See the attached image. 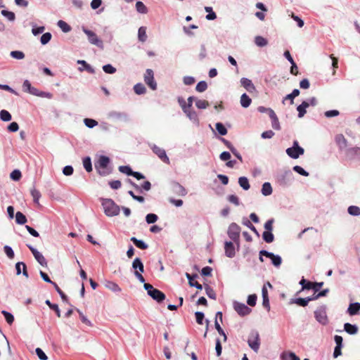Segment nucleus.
<instances>
[{
    "mask_svg": "<svg viewBox=\"0 0 360 360\" xmlns=\"http://www.w3.org/2000/svg\"><path fill=\"white\" fill-rule=\"evenodd\" d=\"M102 206L105 214L108 217L117 216L120 213V207L111 199H103Z\"/></svg>",
    "mask_w": 360,
    "mask_h": 360,
    "instance_id": "f257e3e1",
    "label": "nucleus"
},
{
    "mask_svg": "<svg viewBox=\"0 0 360 360\" xmlns=\"http://www.w3.org/2000/svg\"><path fill=\"white\" fill-rule=\"evenodd\" d=\"M110 163V158L105 155H101L98 160L95 162V167L98 174L101 176L109 174L111 171L108 168Z\"/></svg>",
    "mask_w": 360,
    "mask_h": 360,
    "instance_id": "f03ea898",
    "label": "nucleus"
},
{
    "mask_svg": "<svg viewBox=\"0 0 360 360\" xmlns=\"http://www.w3.org/2000/svg\"><path fill=\"white\" fill-rule=\"evenodd\" d=\"M22 89L25 92H27L32 95L39 96V97H46L51 98V94L50 93H46L44 91H41L37 88L32 86L29 80L26 79L24 81L22 84Z\"/></svg>",
    "mask_w": 360,
    "mask_h": 360,
    "instance_id": "7ed1b4c3",
    "label": "nucleus"
},
{
    "mask_svg": "<svg viewBox=\"0 0 360 360\" xmlns=\"http://www.w3.org/2000/svg\"><path fill=\"white\" fill-rule=\"evenodd\" d=\"M143 287L147 290L148 295L158 302H162L165 299V295L158 289L153 288L151 284L144 283Z\"/></svg>",
    "mask_w": 360,
    "mask_h": 360,
    "instance_id": "20e7f679",
    "label": "nucleus"
},
{
    "mask_svg": "<svg viewBox=\"0 0 360 360\" xmlns=\"http://www.w3.org/2000/svg\"><path fill=\"white\" fill-rule=\"evenodd\" d=\"M304 153V148L300 147L297 141L293 142V146L291 148H288L286 149V153L291 158L297 159L300 157V155H303Z\"/></svg>",
    "mask_w": 360,
    "mask_h": 360,
    "instance_id": "39448f33",
    "label": "nucleus"
},
{
    "mask_svg": "<svg viewBox=\"0 0 360 360\" xmlns=\"http://www.w3.org/2000/svg\"><path fill=\"white\" fill-rule=\"evenodd\" d=\"M240 227L236 223H232L228 229V236L235 243H238L240 239Z\"/></svg>",
    "mask_w": 360,
    "mask_h": 360,
    "instance_id": "423d86ee",
    "label": "nucleus"
},
{
    "mask_svg": "<svg viewBox=\"0 0 360 360\" xmlns=\"http://www.w3.org/2000/svg\"><path fill=\"white\" fill-rule=\"evenodd\" d=\"M248 343L249 347L255 352H257L260 346L259 335L257 332H252L248 337Z\"/></svg>",
    "mask_w": 360,
    "mask_h": 360,
    "instance_id": "0eeeda50",
    "label": "nucleus"
},
{
    "mask_svg": "<svg viewBox=\"0 0 360 360\" xmlns=\"http://www.w3.org/2000/svg\"><path fill=\"white\" fill-rule=\"evenodd\" d=\"M83 31L88 37V39L91 44L96 45L98 47H103L102 40L98 39L97 34L95 32L86 28H83Z\"/></svg>",
    "mask_w": 360,
    "mask_h": 360,
    "instance_id": "6e6552de",
    "label": "nucleus"
},
{
    "mask_svg": "<svg viewBox=\"0 0 360 360\" xmlns=\"http://www.w3.org/2000/svg\"><path fill=\"white\" fill-rule=\"evenodd\" d=\"M146 84L153 90L157 89V84L154 80L153 71L151 69H147L144 75Z\"/></svg>",
    "mask_w": 360,
    "mask_h": 360,
    "instance_id": "1a4fd4ad",
    "label": "nucleus"
},
{
    "mask_svg": "<svg viewBox=\"0 0 360 360\" xmlns=\"http://www.w3.org/2000/svg\"><path fill=\"white\" fill-rule=\"evenodd\" d=\"M151 149H152L153 152L155 154H156L162 162L167 163V164L169 163V159L167 157L166 152L163 148H160L159 146L153 144L151 146Z\"/></svg>",
    "mask_w": 360,
    "mask_h": 360,
    "instance_id": "9d476101",
    "label": "nucleus"
},
{
    "mask_svg": "<svg viewBox=\"0 0 360 360\" xmlns=\"http://www.w3.org/2000/svg\"><path fill=\"white\" fill-rule=\"evenodd\" d=\"M315 318L322 325H326L328 323V317L325 307H320L314 311Z\"/></svg>",
    "mask_w": 360,
    "mask_h": 360,
    "instance_id": "9b49d317",
    "label": "nucleus"
},
{
    "mask_svg": "<svg viewBox=\"0 0 360 360\" xmlns=\"http://www.w3.org/2000/svg\"><path fill=\"white\" fill-rule=\"evenodd\" d=\"M35 259L43 266H47V262L43 255L32 246L27 245Z\"/></svg>",
    "mask_w": 360,
    "mask_h": 360,
    "instance_id": "f8f14e48",
    "label": "nucleus"
},
{
    "mask_svg": "<svg viewBox=\"0 0 360 360\" xmlns=\"http://www.w3.org/2000/svg\"><path fill=\"white\" fill-rule=\"evenodd\" d=\"M234 309L240 316H246L251 312V309L243 303L235 302Z\"/></svg>",
    "mask_w": 360,
    "mask_h": 360,
    "instance_id": "ddd939ff",
    "label": "nucleus"
},
{
    "mask_svg": "<svg viewBox=\"0 0 360 360\" xmlns=\"http://www.w3.org/2000/svg\"><path fill=\"white\" fill-rule=\"evenodd\" d=\"M172 189L174 193L180 196H185L187 194V191L185 188L177 182L172 184Z\"/></svg>",
    "mask_w": 360,
    "mask_h": 360,
    "instance_id": "4468645a",
    "label": "nucleus"
},
{
    "mask_svg": "<svg viewBox=\"0 0 360 360\" xmlns=\"http://www.w3.org/2000/svg\"><path fill=\"white\" fill-rule=\"evenodd\" d=\"M225 255L228 257H233L235 256V248L232 242H226L224 245Z\"/></svg>",
    "mask_w": 360,
    "mask_h": 360,
    "instance_id": "2eb2a0df",
    "label": "nucleus"
},
{
    "mask_svg": "<svg viewBox=\"0 0 360 360\" xmlns=\"http://www.w3.org/2000/svg\"><path fill=\"white\" fill-rule=\"evenodd\" d=\"M262 299H263L262 305L268 311H269L270 310V304H269V300L267 289H266L265 285H264L263 288H262Z\"/></svg>",
    "mask_w": 360,
    "mask_h": 360,
    "instance_id": "dca6fc26",
    "label": "nucleus"
},
{
    "mask_svg": "<svg viewBox=\"0 0 360 360\" xmlns=\"http://www.w3.org/2000/svg\"><path fill=\"white\" fill-rule=\"evenodd\" d=\"M186 276L188 278V283L191 286H195L198 290H202V285L200 284L198 282L193 281L194 278H195L198 276L196 274L191 275L190 274L186 273Z\"/></svg>",
    "mask_w": 360,
    "mask_h": 360,
    "instance_id": "f3484780",
    "label": "nucleus"
},
{
    "mask_svg": "<svg viewBox=\"0 0 360 360\" xmlns=\"http://www.w3.org/2000/svg\"><path fill=\"white\" fill-rule=\"evenodd\" d=\"M240 82L242 86L249 92H252L255 90V87L250 79L247 78H242Z\"/></svg>",
    "mask_w": 360,
    "mask_h": 360,
    "instance_id": "a211bd4d",
    "label": "nucleus"
},
{
    "mask_svg": "<svg viewBox=\"0 0 360 360\" xmlns=\"http://www.w3.org/2000/svg\"><path fill=\"white\" fill-rule=\"evenodd\" d=\"M21 266H22V274L26 278H28V273H27V271L26 264L24 262H20L16 263V264H15L16 274L17 275H20V274L21 270H22Z\"/></svg>",
    "mask_w": 360,
    "mask_h": 360,
    "instance_id": "6ab92c4d",
    "label": "nucleus"
},
{
    "mask_svg": "<svg viewBox=\"0 0 360 360\" xmlns=\"http://www.w3.org/2000/svg\"><path fill=\"white\" fill-rule=\"evenodd\" d=\"M132 267L136 271L143 273L144 271V266L140 258H135L132 262Z\"/></svg>",
    "mask_w": 360,
    "mask_h": 360,
    "instance_id": "aec40b11",
    "label": "nucleus"
},
{
    "mask_svg": "<svg viewBox=\"0 0 360 360\" xmlns=\"http://www.w3.org/2000/svg\"><path fill=\"white\" fill-rule=\"evenodd\" d=\"M309 106V103L307 101H303L300 105L297 106V110L298 111V117H302L306 113V108Z\"/></svg>",
    "mask_w": 360,
    "mask_h": 360,
    "instance_id": "412c9836",
    "label": "nucleus"
},
{
    "mask_svg": "<svg viewBox=\"0 0 360 360\" xmlns=\"http://www.w3.org/2000/svg\"><path fill=\"white\" fill-rule=\"evenodd\" d=\"M335 141L340 149H343L347 147V140L342 134H338L335 136Z\"/></svg>",
    "mask_w": 360,
    "mask_h": 360,
    "instance_id": "4be33fe9",
    "label": "nucleus"
},
{
    "mask_svg": "<svg viewBox=\"0 0 360 360\" xmlns=\"http://www.w3.org/2000/svg\"><path fill=\"white\" fill-rule=\"evenodd\" d=\"M344 330L350 335H354L358 332L357 326L349 323H345Z\"/></svg>",
    "mask_w": 360,
    "mask_h": 360,
    "instance_id": "5701e85b",
    "label": "nucleus"
},
{
    "mask_svg": "<svg viewBox=\"0 0 360 360\" xmlns=\"http://www.w3.org/2000/svg\"><path fill=\"white\" fill-rule=\"evenodd\" d=\"M105 287L113 292H120L121 288L119 287V285L112 281H107L105 283Z\"/></svg>",
    "mask_w": 360,
    "mask_h": 360,
    "instance_id": "b1692460",
    "label": "nucleus"
},
{
    "mask_svg": "<svg viewBox=\"0 0 360 360\" xmlns=\"http://www.w3.org/2000/svg\"><path fill=\"white\" fill-rule=\"evenodd\" d=\"M138 38L139 40L141 42H145L147 40L148 36L146 34V27H141L139 29L138 31Z\"/></svg>",
    "mask_w": 360,
    "mask_h": 360,
    "instance_id": "393cba45",
    "label": "nucleus"
},
{
    "mask_svg": "<svg viewBox=\"0 0 360 360\" xmlns=\"http://www.w3.org/2000/svg\"><path fill=\"white\" fill-rule=\"evenodd\" d=\"M359 309H360V304L356 302V303H352V304H349L347 311L350 315L353 316V315H355L356 314H357V312L359 311Z\"/></svg>",
    "mask_w": 360,
    "mask_h": 360,
    "instance_id": "a878e982",
    "label": "nucleus"
},
{
    "mask_svg": "<svg viewBox=\"0 0 360 360\" xmlns=\"http://www.w3.org/2000/svg\"><path fill=\"white\" fill-rule=\"evenodd\" d=\"M251 98L246 94H243L240 97V104L243 108H248L251 104Z\"/></svg>",
    "mask_w": 360,
    "mask_h": 360,
    "instance_id": "bb28decb",
    "label": "nucleus"
},
{
    "mask_svg": "<svg viewBox=\"0 0 360 360\" xmlns=\"http://www.w3.org/2000/svg\"><path fill=\"white\" fill-rule=\"evenodd\" d=\"M27 218L25 215L21 212H17L15 214V221L18 224H25L27 222Z\"/></svg>",
    "mask_w": 360,
    "mask_h": 360,
    "instance_id": "cd10ccee",
    "label": "nucleus"
},
{
    "mask_svg": "<svg viewBox=\"0 0 360 360\" xmlns=\"http://www.w3.org/2000/svg\"><path fill=\"white\" fill-rule=\"evenodd\" d=\"M131 240L134 243V244L139 248L141 250H146L148 248V245H146L143 240H138L135 237L131 238Z\"/></svg>",
    "mask_w": 360,
    "mask_h": 360,
    "instance_id": "c85d7f7f",
    "label": "nucleus"
},
{
    "mask_svg": "<svg viewBox=\"0 0 360 360\" xmlns=\"http://www.w3.org/2000/svg\"><path fill=\"white\" fill-rule=\"evenodd\" d=\"M262 193L266 196L272 193V187L270 183L266 182L262 185Z\"/></svg>",
    "mask_w": 360,
    "mask_h": 360,
    "instance_id": "c756f323",
    "label": "nucleus"
},
{
    "mask_svg": "<svg viewBox=\"0 0 360 360\" xmlns=\"http://www.w3.org/2000/svg\"><path fill=\"white\" fill-rule=\"evenodd\" d=\"M311 300H314L313 297H308L307 298H297L295 300V303L300 306L305 307L308 304L309 302Z\"/></svg>",
    "mask_w": 360,
    "mask_h": 360,
    "instance_id": "7c9ffc66",
    "label": "nucleus"
},
{
    "mask_svg": "<svg viewBox=\"0 0 360 360\" xmlns=\"http://www.w3.org/2000/svg\"><path fill=\"white\" fill-rule=\"evenodd\" d=\"M347 155L352 158H358L360 159V148L354 147L347 150Z\"/></svg>",
    "mask_w": 360,
    "mask_h": 360,
    "instance_id": "2f4dec72",
    "label": "nucleus"
},
{
    "mask_svg": "<svg viewBox=\"0 0 360 360\" xmlns=\"http://www.w3.org/2000/svg\"><path fill=\"white\" fill-rule=\"evenodd\" d=\"M134 92L138 95L143 94L146 91L145 86L141 83H138L136 85H134Z\"/></svg>",
    "mask_w": 360,
    "mask_h": 360,
    "instance_id": "473e14b6",
    "label": "nucleus"
},
{
    "mask_svg": "<svg viewBox=\"0 0 360 360\" xmlns=\"http://www.w3.org/2000/svg\"><path fill=\"white\" fill-rule=\"evenodd\" d=\"M0 119L4 122H8L11 120L12 116L8 111L6 110H1L0 111Z\"/></svg>",
    "mask_w": 360,
    "mask_h": 360,
    "instance_id": "72a5a7b5",
    "label": "nucleus"
},
{
    "mask_svg": "<svg viewBox=\"0 0 360 360\" xmlns=\"http://www.w3.org/2000/svg\"><path fill=\"white\" fill-rule=\"evenodd\" d=\"M30 193H31V195L33 198V200H34V203H36L37 205H40V204H39V198H41L40 192L35 188H32L31 190Z\"/></svg>",
    "mask_w": 360,
    "mask_h": 360,
    "instance_id": "f704fd0d",
    "label": "nucleus"
},
{
    "mask_svg": "<svg viewBox=\"0 0 360 360\" xmlns=\"http://www.w3.org/2000/svg\"><path fill=\"white\" fill-rule=\"evenodd\" d=\"M262 238L266 243H272L274 240V234L271 231H264L262 233Z\"/></svg>",
    "mask_w": 360,
    "mask_h": 360,
    "instance_id": "c9c22d12",
    "label": "nucleus"
},
{
    "mask_svg": "<svg viewBox=\"0 0 360 360\" xmlns=\"http://www.w3.org/2000/svg\"><path fill=\"white\" fill-rule=\"evenodd\" d=\"M238 184L244 190H248L250 188L248 179L245 176H241L238 179Z\"/></svg>",
    "mask_w": 360,
    "mask_h": 360,
    "instance_id": "e433bc0d",
    "label": "nucleus"
},
{
    "mask_svg": "<svg viewBox=\"0 0 360 360\" xmlns=\"http://www.w3.org/2000/svg\"><path fill=\"white\" fill-rule=\"evenodd\" d=\"M83 166L86 172H90L92 171L91 160L89 157H86L83 159Z\"/></svg>",
    "mask_w": 360,
    "mask_h": 360,
    "instance_id": "4c0bfd02",
    "label": "nucleus"
},
{
    "mask_svg": "<svg viewBox=\"0 0 360 360\" xmlns=\"http://www.w3.org/2000/svg\"><path fill=\"white\" fill-rule=\"evenodd\" d=\"M255 42L257 44V46L259 47H263L267 45L268 41L267 40L261 36H257L255 39Z\"/></svg>",
    "mask_w": 360,
    "mask_h": 360,
    "instance_id": "58836bf2",
    "label": "nucleus"
},
{
    "mask_svg": "<svg viewBox=\"0 0 360 360\" xmlns=\"http://www.w3.org/2000/svg\"><path fill=\"white\" fill-rule=\"evenodd\" d=\"M136 8L140 13L145 14L148 12L146 6L141 1H137L136 4Z\"/></svg>",
    "mask_w": 360,
    "mask_h": 360,
    "instance_id": "ea45409f",
    "label": "nucleus"
},
{
    "mask_svg": "<svg viewBox=\"0 0 360 360\" xmlns=\"http://www.w3.org/2000/svg\"><path fill=\"white\" fill-rule=\"evenodd\" d=\"M300 94L299 89H294L292 92L290 94H288L285 98L284 100H290L291 104L293 103V100L295 97L298 96Z\"/></svg>",
    "mask_w": 360,
    "mask_h": 360,
    "instance_id": "a19ab883",
    "label": "nucleus"
},
{
    "mask_svg": "<svg viewBox=\"0 0 360 360\" xmlns=\"http://www.w3.org/2000/svg\"><path fill=\"white\" fill-rule=\"evenodd\" d=\"M45 303L53 310L56 311V314L58 317H60V311L58 308V304H52L50 300H46Z\"/></svg>",
    "mask_w": 360,
    "mask_h": 360,
    "instance_id": "79ce46f5",
    "label": "nucleus"
},
{
    "mask_svg": "<svg viewBox=\"0 0 360 360\" xmlns=\"http://www.w3.org/2000/svg\"><path fill=\"white\" fill-rule=\"evenodd\" d=\"M58 25L64 32H68L71 30V27L63 20H59Z\"/></svg>",
    "mask_w": 360,
    "mask_h": 360,
    "instance_id": "37998d69",
    "label": "nucleus"
},
{
    "mask_svg": "<svg viewBox=\"0 0 360 360\" xmlns=\"http://www.w3.org/2000/svg\"><path fill=\"white\" fill-rule=\"evenodd\" d=\"M216 129L220 135H226L227 134V129L224 125L221 122H217L215 125Z\"/></svg>",
    "mask_w": 360,
    "mask_h": 360,
    "instance_id": "c03bdc74",
    "label": "nucleus"
},
{
    "mask_svg": "<svg viewBox=\"0 0 360 360\" xmlns=\"http://www.w3.org/2000/svg\"><path fill=\"white\" fill-rule=\"evenodd\" d=\"M348 212L353 216L360 215V208L357 206L352 205L348 207Z\"/></svg>",
    "mask_w": 360,
    "mask_h": 360,
    "instance_id": "a18cd8bd",
    "label": "nucleus"
},
{
    "mask_svg": "<svg viewBox=\"0 0 360 360\" xmlns=\"http://www.w3.org/2000/svg\"><path fill=\"white\" fill-rule=\"evenodd\" d=\"M195 105L199 109H205L209 106V102L206 100H197Z\"/></svg>",
    "mask_w": 360,
    "mask_h": 360,
    "instance_id": "49530a36",
    "label": "nucleus"
},
{
    "mask_svg": "<svg viewBox=\"0 0 360 360\" xmlns=\"http://www.w3.org/2000/svg\"><path fill=\"white\" fill-rule=\"evenodd\" d=\"M207 89V84L205 81H201L198 83L195 89L198 92H204Z\"/></svg>",
    "mask_w": 360,
    "mask_h": 360,
    "instance_id": "de8ad7c7",
    "label": "nucleus"
},
{
    "mask_svg": "<svg viewBox=\"0 0 360 360\" xmlns=\"http://www.w3.org/2000/svg\"><path fill=\"white\" fill-rule=\"evenodd\" d=\"M1 313H2V314L4 316V317H5L7 323H8L9 325H11V324L13 323V321H14V317H13V316L11 313H9V312H8V311H4V310H3V311H1Z\"/></svg>",
    "mask_w": 360,
    "mask_h": 360,
    "instance_id": "09e8293b",
    "label": "nucleus"
},
{
    "mask_svg": "<svg viewBox=\"0 0 360 360\" xmlns=\"http://www.w3.org/2000/svg\"><path fill=\"white\" fill-rule=\"evenodd\" d=\"M51 39V34L50 32H46L41 35L40 41L43 45H45L49 42Z\"/></svg>",
    "mask_w": 360,
    "mask_h": 360,
    "instance_id": "8fccbe9b",
    "label": "nucleus"
},
{
    "mask_svg": "<svg viewBox=\"0 0 360 360\" xmlns=\"http://www.w3.org/2000/svg\"><path fill=\"white\" fill-rule=\"evenodd\" d=\"M52 285L54 286L56 290L60 295L62 300L65 302L68 301L67 295L63 292V290L59 288V286L56 283H52Z\"/></svg>",
    "mask_w": 360,
    "mask_h": 360,
    "instance_id": "3c124183",
    "label": "nucleus"
},
{
    "mask_svg": "<svg viewBox=\"0 0 360 360\" xmlns=\"http://www.w3.org/2000/svg\"><path fill=\"white\" fill-rule=\"evenodd\" d=\"M158 217L155 214H148L146 220L148 224H153L157 221Z\"/></svg>",
    "mask_w": 360,
    "mask_h": 360,
    "instance_id": "603ef678",
    "label": "nucleus"
},
{
    "mask_svg": "<svg viewBox=\"0 0 360 360\" xmlns=\"http://www.w3.org/2000/svg\"><path fill=\"white\" fill-rule=\"evenodd\" d=\"M1 14L4 16H5L6 18H7L11 21H13L15 20V13L11 12V11H6V10H2L1 11Z\"/></svg>",
    "mask_w": 360,
    "mask_h": 360,
    "instance_id": "864d4df0",
    "label": "nucleus"
},
{
    "mask_svg": "<svg viewBox=\"0 0 360 360\" xmlns=\"http://www.w3.org/2000/svg\"><path fill=\"white\" fill-rule=\"evenodd\" d=\"M4 252H5L6 255H7V257L9 259H13L14 258V256H15L14 252H13V249L10 246L5 245L4 248Z\"/></svg>",
    "mask_w": 360,
    "mask_h": 360,
    "instance_id": "5fc2aeb1",
    "label": "nucleus"
},
{
    "mask_svg": "<svg viewBox=\"0 0 360 360\" xmlns=\"http://www.w3.org/2000/svg\"><path fill=\"white\" fill-rule=\"evenodd\" d=\"M77 63L82 64L84 67V69H85L88 72L94 73V70L85 60H79Z\"/></svg>",
    "mask_w": 360,
    "mask_h": 360,
    "instance_id": "6e6d98bb",
    "label": "nucleus"
},
{
    "mask_svg": "<svg viewBox=\"0 0 360 360\" xmlns=\"http://www.w3.org/2000/svg\"><path fill=\"white\" fill-rule=\"evenodd\" d=\"M86 127L93 128L98 124V122L93 119L86 118L84 120Z\"/></svg>",
    "mask_w": 360,
    "mask_h": 360,
    "instance_id": "4d7b16f0",
    "label": "nucleus"
},
{
    "mask_svg": "<svg viewBox=\"0 0 360 360\" xmlns=\"http://www.w3.org/2000/svg\"><path fill=\"white\" fill-rule=\"evenodd\" d=\"M257 297L255 294L250 295L248 297L247 303L251 307H254L256 304Z\"/></svg>",
    "mask_w": 360,
    "mask_h": 360,
    "instance_id": "13d9d810",
    "label": "nucleus"
},
{
    "mask_svg": "<svg viewBox=\"0 0 360 360\" xmlns=\"http://www.w3.org/2000/svg\"><path fill=\"white\" fill-rule=\"evenodd\" d=\"M11 56L16 59H22L25 58V54L23 52L20 51H13L11 52Z\"/></svg>",
    "mask_w": 360,
    "mask_h": 360,
    "instance_id": "bf43d9fd",
    "label": "nucleus"
},
{
    "mask_svg": "<svg viewBox=\"0 0 360 360\" xmlns=\"http://www.w3.org/2000/svg\"><path fill=\"white\" fill-rule=\"evenodd\" d=\"M119 171L129 176L132 174V169L129 166H120Z\"/></svg>",
    "mask_w": 360,
    "mask_h": 360,
    "instance_id": "052dcab7",
    "label": "nucleus"
},
{
    "mask_svg": "<svg viewBox=\"0 0 360 360\" xmlns=\"http://www.w3.org/2000/svg\"><path fill=\"white\" fill-rule=\"evenodd\" d=\"M77 312L79 313L80 319L83 323L89 326H92L91 321L83 314L80 310L77 309Z\"/></svg>",
    "mask_w": 360,
    "mask_h": 360,
    "instance_id": "680f3d73",
    "label": "nucleus"
},
{
    "mask_svg": "<svg viewBox=\"0 0 360 360\" xmlns=\"http://www.w3.org/2000/svg\"><path fill=\"white\" fill-rule=\"evenodd\" d=\"M103 70L105 73L108 74H113L116 72V69L110 64L103 66Z\"/></svg>",
    "mask_w": 360,
    "mask_h": 360,
    "instance_id": "e2e57ef3",
    "label": "nucleus"
},
{
    "mask_svg": "<svg viewBox=\"0 0 360 360\" xmlns=\"http://www.w3.org/2000/svg\"><path fill=\"white\" fill-rule=\"evenodd\" d=\"M273 258L271 259L272 264L278 267L282 263V259L279 255H272Z\"/></svg>",
    "mask_w": 360,
    "mask_h": 360,
    "instance_id": "0e129e2a",
    "label": "nucleus"
},
{
    "mask_svg": "<svg viewBox=\"0 0 360 360\" xmlns=\"http://www.w3.org/2000/svg\"><path fill=\"white\" fill-rule=\"evenodd\" d=\"M293 170L296 172H297L298 174L302 175V176H309V173L307 172H306L302 167L300 166H298V165H296L293 167Z\"/></svg>",
    "mask_w": 360,
    "mask_h": 360,
    "instance_id": "69168bd1",
    "label": "nucleus"
},
{
    "mask_svg": "<svg viewBox=\"0 0 360 360\" xmlns=\"http://www.w3.org/2000/svg\"><path fill=\"white\" fill-rule=\"evenodd\" d=\"M205 290H206L207 295L210 298L214 299V300L216 299V294L212 288H210L209 285H207L205 287Z\"/></svg>",
    "mask_w": 360,
    "mask_h": 360,
    "instance_id": "338daca9",
    "label": "nucleus"
},
{
    "mask_svg": "<svg viewBox=\"0 0 360 360\" xmlns=\"http://www.w3.org/2000/svg\"><path fill=\"white\" fill-rule=\"evenodd\" d=\"M21 172L17 169L13 170L10 175L11 178L14 181H18L21 178Z\"/></svg>",
    "mask_w": 360,
    "mask_h": 360,
    "instance_id": "774afa93",
    "label": "nucleus"
}]
</instances>
